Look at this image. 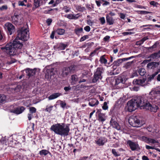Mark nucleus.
I'll return each mask as SVG.
<instances>
[{"label": "nucleus", "instance_id": "nucleus-1", "mask_svg": "<svg viewBox=\"0 0 160 160\" xmlns=\"http://www.w3.org/2000/svg\"><path fill=\"white\" fill-rule=\"evenodd\" d=\"M127 104L129 112L135 110L138 107H140V109H145L154 112H156L158 108L157 106L152 105L146 98L142 96H137L133 98Z\"/></svg>", "mask_w": 160, "mask_h": 160}, {"label": "nucleus", "instance_id": "nucleus-2", "mask_svg": "<svg viewBox=\"0 0 160 160\" xmlns=\"http://www.w3.org/2000/svg\"><path fill=\"white\" fill-rule=\"evenodd\" d=\"M19 40L20 39L16 38L12 43L7 44L5 47L2 48L1 49L2 50L5 49L10 56H14L22 53L20 49L22 47V44Z\"/></svg>", "mask_w": 160, "mask_h": 160}, {"label": "nucleus", "instance_id": "nucleus-3", "mask_svg": "<svg viewBox=\"0 0 160 160\" xmlns=\"http://www.w3.org/2000/svg\"><path fill=\"white\" fill-rule=\"evenodd\" d=\"M50 129L57 134L64 136H68L70 131L69 126L66 125L65 126L63 123L53 124L51 127Z\"/></svg>", "mask_w": 160, "mask_h": 160}, {"label": "nucleus", "instance_id": "nucleus-4", "mask_svg": "<svg viewBox=\"0 0 160 160\" xmlns=\"http://www.w3.org/2000/svg\"><path fill=\"white\" fill-rule=\"evenodd\" d=\"M142 118L138 115L131 116L128 119L129 124L132 127H139L142 126Z\"/></svg>", "mask_w": 160, "mask_h": 160}, {"label": "nucleus", "instance_id": "nucleus-5", "mask_svg": "<svg viewBox=\"0 0 160 160\" xmlns=\"http://www.w3.org/2000/svg\"><path fill=\"white\" fill-rule=\"evenodd\" d=\"M76 68V65L74 64H72L68 67H64L62 68L60 71L59 74L62 77H66L70 73L75 71Z\"/></svg>", "mask_w": 160, "mask_h": 160}, {"label": "nucleus", "instance_id": "nucleus-6", "mask_svg": "<svg viewBox=\"0 0 160 160\" xmlns=\"http://www.w3.org/2000/svg\"><path fill=\"white\" fill-rule=\"evenodd\" d=\"M28 31L24 28H22L18 31V34L16 38L23 41H27L28 38Z\"/></svg>", "mask_w": 160, "mask_h": 160}, {"label": "nucleus", "instance_id": "nucleus-7", "mask_svg": "<svg viewBox=\"0 0 160 160\" xmlns=\"http://www.w3.org/2000/svg\"><path fill=\"white\" fill-rule=\"evenodd\" d=\"M103 72V70L102 68L98 67L97 68L94 72L93 78L92 79L93 83H96L99 79L101 80L102 79V74Z\"/></svg>", "mask_w": 160, "mask_h": 160}, {"label": "nucleus", "instance_id": "nucleus-8", "mask_svg": "<svg viewBox=\"0 0 160 160\" xmlns=\"http://www.w3.org/2000/svg\"><path fill=\"white\" fill-rule=\"evenodd\" d=\"M4 28L8 35H11L15 31V27L11 23L8 22L5 24Z\"/></svg>", "mask_w": 160, "mask_h": 160}, {"label": "nucleus", "instance_id": "nucleus-9", "mask_svg": "<svg viewBox=\"0 0 160 160\" xmlns=\"http://www.w3.org/2000/svg\"><path fill=\"white\" fill-rule=\"evenodd\" d=\"M127 144L129 146L130 149L132 151L138 150L140 149L137 142L128 140L127 141Z\"/></svg>", "mask_w": 160, "mask_h": 160}, {"label": "nucleus", "instance_id": "nucleus-10", "mask_svg": "<svg viewBox=\"0 0 160 160\" xmlns=\"http://www.w3.org/2000/svg\"><path fill=\"white\" fill-rule=\"evenodd\" d=\"M110 124L113 128H114L118 130L120 129V126L114 117H112L110 121Z\"/></svg>", "mask_w": 160, "mask_h": 160}, {"label": "nucleus", "instance_id": "nucleus-11", "mask_svg": "<svg viewBox=\"0 0 160 160\" xmlns=\"http://www.w3.org/2000/svg\"><path fill=\"white\" fill-rule=\"evenodd\" d=\"M125 61L124 58L118 59L114 61L112 63V67L114 70L116 69L118 66H119L122 63Z\"/></svg>", "mask_w": 160, "mask_h": 160}, {"label": "nucleus", "instance_id": "nucleus-12", "mask_svg": "<svg viewBox=\"0 0 160 160\" xmlns=\"http://www.w3.org/2000/svg\"><path fill=\"white\" fill-rule=\"evenodd\" d=\"M146 80L145 78H143L142 79H134L133 81V84L134 85H138L143 86L145 84Z\"/></svg>", "mask_w": 160, "mask_h": 160}, {"label": "nucleus", "instance_id": "nucleus-13", "mask_svg": "<svg viewBox=\"0 0 160 160\" xmlns=\"http://www.w3.org/2000/svg\"><path fill=\"white\" fill-rule=\"evenodd\" d=\"M107 141V138L103 137H101L98 139L95 140L96 143L99 146L103 145Z\"/></svg>", "mask_w": 160, "mask_h": 160}, {"label": "nucleus", "instance_id": "nucleus-14", "mask_svg": "<svg viewBox=\"0 0 160 160\" xmlns=\"http://www.w3.org/2000/svg\"><path fill=\"white\" fill-rule=\"evenodd\" d=\"M159 65V62H152L148 64L147 67L150 69H154L158 67Z\"/></svg>", "mask_w": 160, "mask_h": 160}, {"label": "nucleus", "instance_id": "nucleus-15", "mask_svg": "<svg viewBox=\"0 0 160 160\" xmlns=\"http://www.w3.org/2000/svg\"><path fill=\"white\" fill-rule=\"evenodd\" d=\"M107 59H109V56L105 54L100 57L99 61L101 64L107 65Z\"/></svg>", "mask_w": 160, "mask_h": 160}, {"label": "nucleus", "instance_id": "nucleus-16", "mask_svg": "<svg viewBox=\"0 0 160 160\" xmlns=\"http://www.w3.org/2000/svg\"><path fill=\"white\" fill-rule=\"evenodd\" d=\"M36 71V69H32L28 68L26 69L27 75L28 76L29 78L34 76L35 74Z\"/></svg>", "mask_w": 160, "mask_h": 160}, {"label": "nucleus", "instance_id": "nucleus-17", "mask_svg": "<svg viewBox=\"0 0 160 160\" xmlns=\"http://www.w3.org/2000/svg\"><path fill=\"white\" fill-rule=\"evenodd\" d=\"M25 108L23 107H18L15 108L12 111V112L14 113L17 114H20L22 113L25 109Z\"/></svg>", "mask_w": 160, "mask_h": 160}, {"label": "nucleus", "instance_id": "nucleus-18", "mask_svg": "<svg viewBox=\"0 0 160 160\" xmlns=\"http://www.w3.org/2000/svg\"><path fill=\"white\" fill-rule=\"evenodd\" d=\"M71 83L72 85L76 84L79 80V78L76 74H73L71 75Z\"/></svg>", "mask_w": 160, "mask_h": 160}, {"label": "nucleus", "instance_id": "nucleus-19", "mask_svg": "<svg viewBox=\"0 0 160 160\" xmlns=\"http://www.w3.org/2000/svg\"><path fill=\"white\" fill-rule=\"evenodd\" d=\"M160 52H154L151 54L148 57V58H152L153 60L155 59H158L160 58Z\"/></svg>", "mask_w": 160, "mask_h": 160}, {"label": "nucleus", "instance_id": "nucleus-20", "mask_svg": "<svg viewBox=\"0 0 160 160\" xmlns=\"http://www.w3.org/2000/svg\"><path fill=\"white\" fill-rule=\"evenodd\" d=\"M98 103L99 101L95 98L90 99L89 101V105L92 107L97 106Z\"/></svg>", "mask_w": 160, "mask_h": 160}, {"label": "nucleus", "instance_id": "nucleus-21", "mask_svg": "<svg viewBox=\"0 0 160 160\" xmlns=\"http://www.w3.org/2000/svg\"><path fill=\"white\" fill-rule=\"evenodd\" d=\"M106 19L107 23L109 25H112L114 23V19L112 17L109 16L108 14H107L106 15Z\"/></svg>", "mask_w": 160, "mask_h": 160}, {"label": "nucleus", "instance_id": "nucleus-22", "mask_svg": "<svg viewBox=\"0 0 160 160\" xmlns=\"http://www.w3.org/2000/svg\"><path fill=\"white\" fill-rule=\"evenodd\" d=\"M61 93L59 92H56L52 93L48 97L49 100H51L55 99L62 95Z\"/></svg>", "mask_w": 160, "mask_h": 160}, {"label": "nucleus", "instance_id": "nucleus-23", "mask_svg": "<svg viewBox=\"0 0 160 160\" xmlns=\"http://www.w3.org/2000/svg\"><path fill=\"white\" fill-rule=\"evenodd\" d=\"M83 32V29L82 27L79 28L78 27H76L74 29V32L78 36H79L80 35V33Z\"/></svg>", "mask_w": 160, "mask_h": 160}, {"label": "nucleus", "instance_id": "nucleus-24", "mask_svg": "<svg viewBox=\"0 0 160 160\" xmlns=\"http://www.w3.org/2000/svg\"><path fill=\"white\" fill-rule=\"evenodd\" d=\"M53 68L47 70L46 75H48V77H50V78H51L52 77L54 76L55 74V73L53 72Z\"/></svg>", "mask_w": 160, "mask_h": 160}, {"label": "nucleus", "instance_id": "nucleus-25", "mask_svg": "<svg viewBox=\"0 0 160 160\" xmlns=\"http://www.w3.org/2000/svg\"><path fill=\"white\" fill-rule=\"evenodd\" d=\"M98 120L99 122H103L105 121V114L102 113H99L98 114Z\"/></svg>", "mask_w": 160, "mask_h": 160}, {"label": "nucleus", "instance_id": "nucleus-26", "mask_svg": "<svg viewBox=\"0 0 160 160\" xmlns=\"http://www.w3.org/2000/svg\"><path fill=\"white\" fill-rule=\"evenodd\" d=\"M48 154H51L49 151L45 149L42 150L39 152V154L41 156H45Z\"/></svg>", "mask_w": 160, "mask_h": 160}, {"label": "nucleus", "instance_id": "nucleus-27", "mask_svg": "<svg viewBox=\"0 0 160 160\" xmlns=\"http://www.w3.org/2000/svg\"><path fill=\"white\" fill-rule=\"evenodd\" d=\"M123 78L122 77H118L115 80V85H118L120 83H123Z\"/></svg>", "mask_w": 160, "mask_h": 160}, {"label": "nucleus", "instance_id": "nucleus-28", "mask_svg": "<svg viewBox=\"0 0 160 160\" xmlns=\"http://www.w3.org/2000/svg\"><path fill=\"white\" fill-rule=\"evenodd\" d=\"M55 30L58 35H62L65 33V30L64 29L62 28H58L57 29H55Z\"/></svg>", "mask_w": 160, "mask_h": 160}, {"label": "nucleus", "instance_id": "nucleus-29", "mask_svg": "<svg viewBox=\"0 0 160 160\" xmlns=\"http://www.w3.org/2000/svg\"><path fill=\"white\" fill-rule=\"evenodd\" d=\"M148 39V37H144L143 38H142L140 40L138 41L137 42V44L139 45H141L145 41Z\"/></svg>", "mask_w": 160, "mask_h": 160}, {"label": "nucleus", "instance_id": "nucleus-30", "mask_svg": "<svg viewBox=\"0 0 160 160\" xmlns=\"http://www.w3.org/2000/svg\"><path fill=\"white\" fill-rule=\"evenodd\" d=\"M6 99V97L4 94H0V104L4 103Z\"/></svg>", "mask_w": 160, "mask_h": 160}, {"label": "nucleus", "instance_id": "nucleus-31", "mask_svg": "<svg viewBox=\"0 0 160 160\" xmlns=\"http://www.w3.org/2000/svg\"><path fill=\"white\" fill-rule=\"evenodd\" d=\"M76 9L78 11L83 12L86 10L84 7H82L81 5H77L76 7Z\"/></svg>", "mask_w": 160, "mask_h": 160}, {"label": "nucleus", "instance_id": "nucleus-32", "mask_svg": "<svg viewBox=\"0 0 160 160\" xmlns=\"http://www.w3.org/2000/svg\"><path fill=\"white\" fill-rule=\"evenodd\" d=\"M157 46V43H155L152 46L149 47H146V49L149 52H152L153 49L156 48Z\"/></svg>", "mask_w": 160, "mask_h": 160}, {"label": "nucleus", "instance_id": "nucleus-33", "mask_svg": "<svg viewBox=\"0 0 160 160\" xmlns=\"http://www.w3.org/2000/svg\"><path fill=\"white\" fill-rule=\"evenodd\" d=\"M19 17V15H18L14 14L13 16H12L11 18L12 21L14 23H16L18 22V18Z\"/></svg>", "mask_w": 160, "mask_h": 160}, {"label": "nucleus", "instance_id": "nucleus-34", "mask_svg": "<svg viewBox=\"0 0 160 160\" xmlns=\"http://www.w3.org/2000/svg\"><path fill=\"white\" fill-rule=\"evenodd\" d=\"M138 72L142 76H143L145 74V70L143 68H140L139 69Z\"/></svg>", "mask_w": 160, "mask_h": 160}, {"label": "nucleus", "instance_id": "nucleus-35", "mask_svg": "<svg viewBox=\"0 0 160 160\" xmlns=\"http://www.w3.org/2000/svg\"><path fill=\"white\" fill-rule=\"evenodd\" d=\"M42 0H34V5L36 8L40 6V2Z\"/></svg>", "mask_w": 160, "mask_h": 160}, {"label": "nucleus", "instance_id": "nucleus-36", "mask_svg": "<svg viewBox=\"0 0 160 160\" xmlns=\"http://www.w3.org/2000/svg\"><path fill=\"white\" fill-rule=\"evenodd\" d=\"M147 129L149 132H156L155 129L152 128V125H149L147 128Z\"/></svg>", "mask_w": 160, "mask_h": 160}, {"label": "nucleus", "instance_id": "nucleus-37", "mask_svg": "<svg viewBox=\"0 0 160 160\" xmlns=\"http://www.w3.org/2000/svg\"><path fill=\"white\" fill-rule=\"evenodd\" d=\"M20 139L21 140L18 139V141H17L16 142H17V144H21L22 142H25V137L24 136H22V137L20 138Z\"/></svg>", "mask_w": 160, "mask_h": 160}, {"label": "nucleus", "instance_id": "nucleus-38", "mask_svg": "<svg viewBox=\"0 0 160 160\" xmlns=\"http://www.w3.org/2000/svg\"><path fill=\"white\" fill-rule=\"evenodd\" d=\"M100 48H97L95 49L90 54L89 56L91 57H92L94 56L96 53L97 51L100 49Z\"/></svg>", "mask_w": 160, "mask_h": 160}, {"label": "nucleus", "instance_id": "nucleus-39", "mask_svg": "<svg viewBox=\"0 0 160 160\" xmlns=\"http://www.w3.org/2000/svg\"><path fill=\"white\" fill-rule=\"evenodd\" d=\"M109 58H110V61L109 62H107V66H111L112 65V63H111L113 60V58L111 56H109Z\"/></svg>", "mask_w": 160, "mask_h": 160}, {"label": "nucleus", "instance_id": "nucleus-40", "mask_svg": "<svg viewBox=\"0 0 160 160\" xmlns=\"http://www.w3.org/2000/svg\"><path fill=\"white\" fill-rule=\"evenodd\" d=\"M89 35H85L83 36L79 40L80 42H82L85 41V40L88 39L89 38Z\"/></svg>", "mask_w": 160, "mask_h": 160}, {"label": "nucleus", "instance_id": "nucleus-41", "mask_svg": "<svg viewBox=\"0 0 160 160\" xmlns=\"http://www.w3.org/2000/svg\"><path fill=\"white\" fill-rule=\"evenodd\" d=\"M159 71H157L154 73L153 74H152V75H151L150 77H149V78L150 80L153 79L154 78L155 76L157 75L159 73Z\"/></svg>", "mask_w": 160, "mask_h": 160}, {"label": "nucleus", "instance_id": "nucleus-42", "mask_svg": "<svg viewBox=\"0 0 160 160\" xmlns=\"http://www.w3.org/2000/svg\"><path fill=\"white\" fill-rule=\"evenodd\" d=\"M149 138L145 136H142L141 137V139L147 143H148Z\"/></svg>", "mask_w": 160, "mask_h": 160}, {"label": "nucleus", "instance_id": "nucleus-43", "mask_svg": "<svg viewBox=\"0 0 160 160\" xmlns=\"http://www.w3.org/2000/svg\"><path fill=\"white\" fill-rule=\"evenodd\" d=\"M149 143H152L153 144L155 143H159V142L157 140H156L154 139H152L149 138V141L148 142Z\"/></svg>", "mask_w": 160, "mask_h": 160}, {"label": "nucleus", "instance_id": "nucleus-44", "mask_svg": "<svg viewBox=\"0 0 160 160\" xmlns=\"http://www.w3.org/2000/svg\"><path fill=\"white\" fill-rule=\"evenodd\" d=\"M53 107V106L52 105L49 107L47 106L45 109V111L50 113L52 110Z\"/></svg>", "mask_w": 160, "mask_h": 160}, {"label": "nucleus", "instance_id": "nucleus-45", "mask_svg": "<svg viewBox=\"0 0 160 160\" xmlns=\"http://www.w3.org/2000/svg\"><path fill=\"white\" fill-rule=\"evenodd\" d=\"M146 148L147 149H155L156 150L159 151V152H160V150L158 148L155 149L154 147H152L149 146L148 145H146Z\"/></svg>", "mask_w": 160, "mask_h": 160}, {"label": "nucleus", "instance_id": "nucleus-46", "mask_svg": "<svg viewBox=\"0 0 160 160\" xmlns=\"http://www.w3.org/2000/svg\"><path fill=\"white\" fill-rule=\"evenodd\" d=\"M101 1L103 2L102 5L103 6L109 5L110 4V2L107 1L105 0H101Z\"/></svg>", "mask_w": 160, "mask_h": 160}, {"label": "nucleus", "instance_id": "nucleus-47", "mask_svg": "<svg viewBox=\"0 0 160 160\" xmlns=\"http://www.w3.org/2000/svg\"><path fill=\"white\" fill-rule=\"evenodd\" d=\"M29 111L31 113H35L36 112V109L34 107H31L29 108Z\"/></svg>", "mask_w": 160, "mask_h": 160}, {"label": "nucleus", "instance_id": "nucleus-48", "mask_svg": "<svg viewBox=\"0 0 160 160\" xmlns=\"http://www.w3.org/2000/svg\"><path fill=\"white\" fill-rule=\"evenodd\" d=\"M73 14H69L66 15L65 17L69 19H73Z\"/></svg>", "mask_w": 160, "mask_h": 160}, {"label": "nucleus", "instance_id": "nucleus-49", "mask_svg": "<svg viewBox=\"0 0 160 160\" xmlns=\"http://www.w3.org/2000/svg\"><path fill=\"white\" fill-rule=\"evenodd\" d=\"M112 152L113 155L116 157H118L119 156V154H118L117 152H116V150L114 149H112Z\"/></svg>", "mask_w": 160, "mask_h": 160}, {"label": "nucleus", "instance_id": "nucleus-50", "mask_svg": "<svg viewBox=\"0 0 160 160\" xmlns=\"http://www.w3.org/2000/svg\"><path fill=\"white\" fill-rule=\"evenodd\" d=\"M60 106L62 108H64L66 105V103H65V102H63V101H61V102L60 103Z\"/></svg>", "mask_w": 160, "mask_h": 160}, {"label": "nucleus", "instance_id": "nucleus-51", "mask_svg": "<svg viewBox=\"0 0 160 160\" xmlns=\"http://www.w3.org/2000/svg\"><path fill=\"white\" fill-rule=\"evenodd\" d=\"M102 108L104 110H106L108 109V107L107 105V102H104L103 105L102 107Z\"/></svg>", "mask_w": 160, "mask_h": 160}, {"label": "nucleus", "instance_id": "nucleus-52", "mask_svg": "<svg viewBox=\"0 0 160 160\" xmlns=\"http://www.w3.org/2000/svg\"><path fill=\"white\" fill-rule=\"evenodd\" d=\"M61 2V0H56L54 4L52 5L53 7L56 6L58 4Z\"/></svg>", "mask_w": 160, "mask_h": 160}, {"label": "nucleus", "instance_id": "nucleus-53", "mask_svg": "<svg viewBox=\"0 0 160 160\" xmlns=\"http://www.w3.org/2000/svg\"><path fill=\"white\" fill-rule=\"evenodd\" d=\"M99 19L102 24H103L105 23V20L104 17L101 18Z\"/></svg>", "mask_w": 160, "mask_h": 160}, {"label": "nucleus", "instance_id": "nucleus-54", "mask_svg": "<svg viewBox=\"0 0 160 160\" xmlns=\"http://www.w3.org/2000/svg\"><path fill=\"white\" fill-rule=\"evenodd\" d=\"M134 33V32H122V34L124 36L127 35L129 34H132Z\"/></svg>", "mask_w": 160, "mask_h": 160}, {"label": "nucleus", "instance_id": "nucleus-55", "mask_svg": "<svg viewBox=\"0 0 160 160\" xmlns=\"http://www.w3.org/2000/svg\"><path fill=\"white\" fill-rule=\"evenodd\" d=\"M150 4L154 7H156L157 5L158 4V3L154 1H152L150 2Z\"/></svg>", "mask_w": 160, "mask_h": 160}, {"label": "nucleus", "instance_id": "nucleus-56", "mask_svg": "<svg viewBox=\"0 0 160 160\" xmlns=\"http://www.w3.org/2000/svg\"><path fill=\"white\" fill-rule=\"evenodd\" d=\"M71 89V87L69 86L68 87H65L64 88V90L66 92H68Z\"/></svg>", "mask_w": 160, "mask_h": 160}, {"label": "nucleus", "instance_id": "nucleus-57", "mask_svg": "<svg viewBox=\"0 0 160 160\" xmlns=\"http://www.w3.org/2000/svg\"><path fill=\"white\" fill-rule=\"evenodd\" d=\"M8 9V7L7 5H3L0 7V10L3 11L4 10H7Z\"/></svg>", "mask_w": 160, "mask_h": 160}, {"label": "nucleus", "instance_id": "nucleus-58", "mask_svg": "<svg viewBox=\"0 0 160 160\" xmlns=\"http://www.w3.org/2000/svg\"><path fill=\"white\" fill-rule=\"evenodd\" d=\"M84 29L86 32H89L90 31L91 28L89 26H87L84 27Z\"/></svg>", "mask_w": 160, "mask_h": 160}, {"label": "nucleus", "instance_id": "nucleus-59", "mask_svg": "<svg viewBox=\"0 0 160 160\" xmlns=\"http://www.w3.org/2000/svg\"><path fill=\"white\" fill-rule=\"evenodd\" d=\"M52 22V20L51 18H48L46 21V22L47 25L48 26L50 25Z\"/></svg>", "mask_w": 160, "mask_h": 160}, {"label": "nucleus", "instance_id": "nucleus-60", "mask_svg": "<svg viewBox=\"0 0 160 160\" xmlns=\"http://www.w3.org/2000/svg\"><path fill=\"white\" fill-rule=\"evenodd\" d=\"M16 62V60L15 59H12L10 61H8V64H11L13 63H15Z\"/></svg>", "mask_w": 160, "mask_h": 160}, {"label": "nucleus", "instance_id": "nucleus-61", "mask_svg": "<svg viewBox=\"0 0 160 160\" xmlns=\"http://www.w3.org/2000/svg\"><path fill=\"white\" fill-rule=\"evenodd\" d=\"M101 2L102 1H101V0L95 1V2L97 4V5L98 7H99L101 6Z\"/></svg>", "mask_w": 160, "mask_h": 160}, {"label": "nucleus", "instance_id": "nucleus-62", "mask_svg": "<svg viewBox=\"0 0 160 160\" xmlns=\"http://www.w3.org/2000/svg\"><path fill=\"white\" fill-rule=\"evenodd\" d=\"M56 32L55 30V29L53 31H52V33L50 36V37L51 39H53L54 38L55 34V33H56Z\"/></svg>", "mask_w": 160, "mask_h": 160}, {"label": "nucleus", "instance_id": "nucleus-63", "mask_svg": "<svg viewBox=\"0 0 160 160\" xmlns=\"http://www.w3.org/2000/svg\"><path fill=\"white\" fill-rule=\"evenodd\" d=\"M87 24L90 26H92L93 23V22L90 19L87 20Z\"/></svg>", "mask_w": 160, "mask_h": 160}, {"label": "nucleus", "instance_id": "nucleus-64", "mask_svg": "<svg viewBox=\"0 0 160 160\" xmlns=\"http://www.w3.org/2000/svg\"><path fill=\"white\" fill-rule=\"evenodd\" d=\"M110 38V37L109 36H106L103 38V40L104 42H107L108 41Z\"/></svg>", "mask_w": 160, "mask_h": 160}]
</instances>
